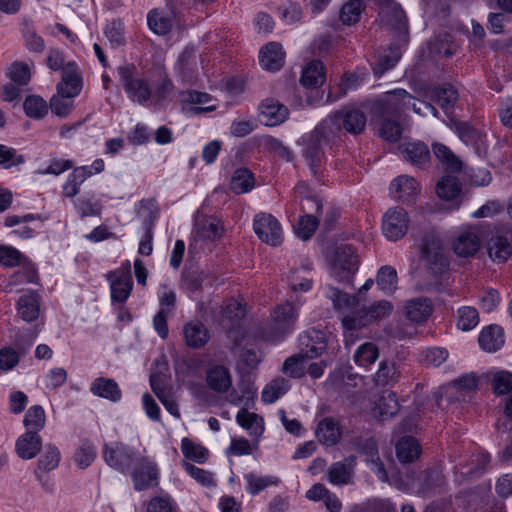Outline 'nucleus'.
Returning a JSON list of instances; mask_svg holds the SVG:
<instances>
[{
	"label": "nucleus",
	"instance_id": "obj_8",
	"mask_svg": "<svg viewBox=\"0 0 512 512\" xmlns=\"http://www.w3.org/2000/svg\"><path fill=\"white\" fill-rule=\"evenodd\" d=\"M421 257L426 262V268L433 276L442 274L448 268V260L440 239L434 235L426 236L421 247Z\"/></svg>",
	"mask_w": 512,
	"mask_h": 512
},
{
	"label": "nucleus",
	"instance_id": "obj_34",
	"mask_svg": "<svg viewBox=\"0 0 512 512\" xmlns=\"http://www.w3.org/2000/svg\"><path fill=\"white\" fill-rule=\"evenodd\" d=\"M402 375L400 364L384 360L380 363L378 370L375 373V383L378 386H392L396 384Z\"/></svg>",
	"mask_w": 512,
	"mask_h": 512
},
{
	"label": "nucleus",
	"instance_id": "obj_25",
	"mask_svg": "<svg viewBox=\"0 0 512 512\" xmlns=\"http://www.w3.org/2000/svg\"><path fill=\"white\" fill-rule=\"evenodd\" d=\"M17 314L25 322L36 320L40 313L39 295L32 290L26 291L17 301Z\"/></svg>",
	"mask_w": 512,
	"mask_h": 512
},
{
	"label": "nucleus",
	"instance_id": "obj_21",
	"mask_svg": "<svg viewBox=\"0 0 512 512\" xmlns=\"http://www.w3.org/2000/svg\"><path fill=\"white\" fill-rule=\"evenodd\" d=\"M259 109L260 119L266 126H277L283 123L289 114L287 107L275 99L262 101Z\"/></svg>",
	"mask_w": 512,
	"mask_h": 512
},
{
	"label": "nucleus",
	"instance_id": "obj_32",
	"mask_svg": "<svg viewBox=\"0 0 512 512\" xmlns=\"http://www.w3.org/2000/svg\"><path fill=\"white\" fill-rule=\"evenodd\" d=\"M315 434L321 444L334 446L341 437L340 423L332 417H325L318 423Z\"/></svg>",
	"mask_w": 512,
	"mask_h": 512
},
{
	"label": "nucleus",
	"instance_id": "obj_61",
	"mask_svg": "<svg viewBox=\"0 0 512 512\" xmlns=\"http://www.w3.org/2000/svg\"><path fill=\"white\" fill-rule=\"evenodd\" d=\"M25 162V156L10 146L0 144V166L4 169H11L20 166Z\"/></svg>",
	"mask_w": 512,
	"mask_h": 512
},
{
	"label": "nucleus",
	"instance_id": "obj_5",
	"mask_svg": "<svg viewBox=\"0 0 512 512\" xmlns=\"http://www.w3.org/2000/svg\"><path fill=\"white\" fill-rule=\"evenodd\" d=\"M118 74L128 98L140 105L151 104L152 87L147 79L134 76L129 66H120Z\"/></svg>",
	"mask_w": 512,
	"mask_h": 512
},
{
	"label": "nucleus",
	"instance_id": "obj_56",
	"mask_svg": "<svg viewBox=\"0 0 512 512\" xmlns=\"http://www.w3.org/2000/svg\"><path fill=\"white\" fill-rule=\"evenodd\" d=\"M376 283L380 290L385 293L393 292L397 287V272L389 265L379 269L376 276Z\"/></svg>",
	"mask_w": 512,
	"mask_h": 512
},
{
	"label": "nucleus",
	"instance_id": "obj_38",
	"mask_svg": "<svg viewBox=\"0 0 512 512\" xmlns=\"http://www.w3.org/2000/svg\"><path fill=\"white\" fill-rule=\"evenodd\" d=\"M420 454V444L414 437H402L396 444V455L401 463H411L416 460Z\"/></svg>",
	"mask_w": 512,
	"mask_h": 512
},
{
	"label": "nucleus",
	"instance_id": "obj_62",
	"mask_svg": "<svg viewBox=\"0 0 512 512\" xmlns=\"http://www.w3.org/2000/svg\"><path fill=\"white\" fill-rule=\"evenodd\" d=\"M319 224L317 217L306 214L299 218L297 226H295V234L302 240H308L316 231Z\"/></svg>",
	"mask_w": 512,
	"mask_h": 512
},
{
	"label": "nucleus",
	"instance_id": "obj_51",
	"mask_svg": "<svg viewBox=\"0 0 512 512\" xmlns=\"http://www.w3.org/2000/svg\"><path fill=\"white\" fill-rule=\"evenodd\" d=\"M247 483L246 490L251 495H257L268 486L277 485L279 480L274 476H258L253 472L244 476Z\"/></svg>",
	"mask_w": 512,
	"mask_h": 512
},
{
	"label": "nucleus",
	"instance_id": "obj_57",
	"mask_svg": "<svg viewBox=\"0 0 512 512\" xmlns=\"http://www.w3.org/2000/svg\"><path fill=\"white\" fill-rule=\"evenodd\" d=\"M45 412L42 406L34 405L30 407L24 416V426L27 431H36L37 433L45 426Z\"/></svg>",
	"mask_w": 512,
	"mask_h": 512
},
{
	"label": "nucleus",
	"instance_id": "obj_26",
	"mask_svg": "<svg viewBox=\"0 0 512 512\" xmlns=\"http://www.w3.org/2000/svg\"><path fill=\"white\" fill-rule=\"evenodd\" d=\"M259 63L268 71H278L284 64V52L282 46L276 42H270L259 52Z\"/></svg>",
	"mask_w": 512,
	"mask_h": 512
},
{
	"label": "nucleus",
	"instance_id": "obj_47",
	"mask_svg": "<svg viewBox=\"0 0 512 512\" xmlns=\"http://www.w3.org/2000/svg\"><path fill=\"white\" fill-rule=\"evenodd\" d=\"M237 423L248 430L251 435L258 436L264 431L263 419L255 413H250L246 409H241L236 415Z\"/></svg>",
	"mask_w": 512,
	"mask_h": 512
},
{
	"label": "nucleus",
	"instance_id": "obj_45",
	"mask_svg": "<svg viewBox=\"0 0 512 512\" xmlns=\"http://www.w3.org/2000/svg\"><path fill=\"white\" fill-rule=\"evenodd\" d=\"M433 153L445 169L452 172H458L462 168L459 158L444 144L434 143L432 146Z\"/></svg>",
	"mask_w": 512,
	"mask_h": 512
},
{
	"label": "nucleus",
	"instance_id": "obj_36",
	"mask_svg": "<svg viewBox=\"0 0 512 512\" xmlns=\"http://www.w3.org/2000/svg\"><path fill=\"white\" fill-rule=\"evenodd\" d=\"M479 345L487 352H495L504 344V332L498 325H489L479 335Z\"/></svg>",
	"mask_w": 512,
	"mask_h": 512
},
{
	"label": "nucleus",
	"instance_id": "obj_1",
	"mask_svg": "<svg viewBox=\"0 0 512 512\" xmlns=\"http://www.w3.org/2000/svg\"><path fill=\"white\" fill-rule=\"evenodd\" d=\"M330 120H322L311 132L305 133L298 140L302 147L301 155L315 175L326 160L325 147L335 144L334 132Z\"/></svg>",
	"mask_w": 512,
	"mask_h": 512
},
{
	"label": "nucleus",
	"instance_id": "obj_49",
	"mask_svg": "<svg viewBox=\"0 0 512 512\" xmlns=\"http://www.w3.org/2000/svg\"><path fill=\"white\" fill-rule=\"evenodd\" d=\"M444 484V475L439 468L425 471L419 484V491L423 494L434 492Z\"/></svg>",
	"mask_w": 512,
	"mask_h": 512
},
{
	"label": "nucleus",
	"instance_id": "obj_27",
	"mask_svg": "<svg viewBox=\"0 0 512 512\" xmlns=\"http://www.w3.org/2000/svg\"><path fill=\"white\" fill-rule=\"evenodd\" d=\"M90 392L112 402H119L122 398L118 383L114 379L106 377H98L93 380L90 384Z\"/></svg>",
	"mask_w": 512,
	"mask_h": 512
},
{
	"label": "nucleus",
	"instance_id": "obj_23",
	"mask_svg": "<svg viewBox=\"0 0 512 512\" xmlns=\"http://www.w3.org/2000/svg\"><path fill=\"white\" fill-rule=\"evenodd\" d=\"M18 267L19 269L11 275L7 281V284L5 285L4 290L6 293L13 292L14 288L18 286L38 282L39 277L37 269L29 259L25 260Z\"/></svg>",
	"mask_w": 512,
	"mask_h": 512
},
{
	"label": "nucleus",
	"instance_id": "obj_64",
	"mask_svg": "<svg viewBox=\"0 0 512 512\" xmlns=\"http://www.w3.org/2000/svg\"><path fill=\"white\" fill-rule=\"evenodd\" d=\"M28 258L12 246L0 244V264L5 267H17Z\"/></svg>",
	"mask_w": 512,
	"mask_h": 512
},
{
	"label": "nucleus",
	"instance_id": "obj_39",
	"mask_svg": "<svg viewBox=\"0 0 512 512\" xmlns=\"http://www.w3.org/2000/svg\"><path fill=\"white\" fill-rule=\"evenodd\" d=\"M300 81L307 88L321 86L325 81V71L322 62L319 60L309 62L302 72Z\"/></svg>",
	"mask_w": 512,
	"mask_h": 512
},
{
	"label": "nucleus",
	"instance_id": "obj_11",
	"mask_svg": "<svg viewBox=\"0 0 512 512\" xmlns=\"http://www.w3.org/2000/svg\"><path fill=\"white\" fill-rule=\"evenodd\" d=\"M253 229L257 237L268 245L276 247L283 241L281 224L272 214H256Z\"/></svg>",
	"mask_w": 512,
	"mask_h": 512
},
{
	"label": "nucleus",
	"instance_id": "obj_24",
	"mask_svg": "<svg viewBox=\"0 0 512 512\" xmlns=\"http://www.w3.org/2000/svg\"><path fill=\"white\" fill-rule=\"evenodd\" d=\"M403 158L412 165L423 168L429 163L431 154L428 146L420 141L405 143L400 147Z\"/></svg>",
	"mask_w": 512,
	"mask_h": 512
},
{
	"label": "nucleus",
	"instance_id": "obj_28",
	"mask_svg": "<svg viewBox=\"0 0 512 512\" xmlns=\"http://www.w3.org/2000/svg\"><path fill=\"white\" fill-rule=\"evenodd\" d=\"M404 309L407 319L415 323L426 321L433 310L431 301L426 297H416L407 300Z\"/></svg>",
	"mask_w": 512,
	"mask_h": 512
},
{
	"label": "nucleus",
	"instance_id": "obj_13",
	"mask_svg": "<svg viewBox=\"0 0 512 512\" xmlns=\"http://www.w3.org/2000/svg\"><path fill=\"white\" fill-rule=\"evenodd\" d=\"M299 352L308 360L321 356L327 348L325 334L319 330H308L300 334Z\"/></svg>",
	"mask_w": 512,
	"mask_h": 512
},
{
	"label": "nucleus",
	"instance_id": "obj_40",
	"mask_svg": "<svg viewBox=\"0 0 512 512\" xmlns=\"http://www.w3.org/2000/svg\"><path fill=\"white\" fill-rule=\"evenodd\" d=\"M401 58L400 47L391 45L387 50L379 54L376 64L373 67L374 74L381 77L386 71L392 69Z\"/></svg>",
	"mask_w": 512,
	"mask_h": 512
},
{
	"label": "nucleus",
	"instance_id": "obj_6",
	"mask_svg": "<svg viewBox=\"0 0 512 512\" xmlns=\"http://www.w3.org/2000/svg\"><path fill=\"white\" fill-rule=\"evenodd\" d=\"M297 311L291 303L277 306L272 315V325L263 336L266 340L279 342L294 328Z\"/></svg>",
	"mask_w": 512,
	"mask_h": 512
},
{
	"label": "nucleus",
	"instance_id": "obj_22",
	"mask_svg": "<svg viewBox=\"0 0 512 512\" xmlns=\"http://www.w3.org/2000/svg\"><path fill=\"white\" fill-rule=\"evenodd\" d=\"M360 451L365 455V461L370 470L381 482L388 481L387 471L378 455L377 443L373 438L366 439L360 446Z\"/></svg>",
	"mask_w": 512,
	"mask_h": 512
},
{
	"label": "nucleus",
	"instance_id": "obj_55",
	"mask_svg": "<svg viewBox=\"0 0 512 512\" xmlns=\"http://www.w3.org/2000/svg\"><path fill=\"white\" fill-rule=\"evenodd\" d=\"M449 356L448 351L441 347L426 348L419 353V361L425 366L438 367L443 364Z\"/></svg>",
	"mask_w": 512,
	"mask_h": 512
},
{
	"label": "nucleus",
	"instance_id": "obj_60",
	"mask_svg": "<svg viewBox=\"0 0 512 512\" xmlns=\"http://www.w3.org/2000/svg\"><path fill=\"white\" fill-rule=\"evenodd\" d=\"M173 88L170 78L166 74H160L156 80L155 90H152L151 104H161L172 93Z\"/></svg>",
	"mask_w": 512,
	"mask_h": 512
},
{
	"label": "nucleus",
	"instance_id": "obj_4",
	"mask_svg": "<svg viewBox=\"0 0 512 512\" xmlns=\"http://www.w3.org/2000/svg\"><path fill=\"white\" fill-rule=\"evenodd\" d=\"M103 458L112 469L121 473H128L141 453L133 447L121 442H111L103 446Z\"/></svg>",
	"mask_w": 512,
	"mask_h": 512
},
{
	"label": "nucleus",
	"instance_id": "obj_19",
	"mask_svg": "<svg viewBox=\"0 0 512 512\" xmlns=\"http://www.w3.org/2000/svg\"><path fill=\"white\" fill-rule=\"evenodd\" d=\"M60 459V451L55 445H45L44 451L38 460L37 469L34 472L36 480L42 487L48 489L47 481L44 479V473L56 469L59 466Z\"/></svg>",
	"mask_w": 512,
	"mask_h": 512
},
{
	"label": "nucleus",
	"instance_id": "obj_52",
	"mask_svg": "<svg viewBox=\"0 0 512 512\" xmlns=\"http://www.w3.org/2000/svg\"><path fill=\"white\" fill-rule=\"evenodd\" d=\"M379 357V350L374 343L366 342L360 345L355 354L354 361L360 366L367 368L373 364Z\"/></svg>",
	"mask_w": 512,
	"mask_h": 512
},
{
	"label": "nucleus",
	"instance_id": "obj_29",
	"mask_svg": "<svg viewBox=\"0 0 512 512\" xmlns=\"http://www.w3.org/2000/svg\"><path fill=\"white\" fill-rule=\"evenodd\" d=\"M206 382L213 391L224 393L232 385L230 371L223 365H212L206 372Z\"/></svg>",
	"mask_w": 512,
	"mask_h": 512
},
{
	"label": "nucleus",
	"instance_id": "obj_59",
	"mask_svg": "<svg viewBox=\"0 0 512 512\" xmlns=\"http://www.w3.org/2000/svg\"><path fill=\"white\" fill-rule=\"evenodd\" d=\"M364 9L362 0H350L340 10V20L345 25L356 23Z\"/></svg>",
	"mask_w": 512,
	"mask_h": 512
},
{
	"label": "nucleus",
	"instance_id": "obj_33",
	"mask_svg": "<svg viewBox=\"0 0 512 512\" xmlns=\"http://www.w3.org/2000/svg\"><path fill=\"white\" fill-rule=\"evenodd\" d=\"M382 21L390 26L393 30L397 31L400 37H406L407 34V20L405 12L397 3H392L391 6L386 7L381 12Z\"/></svg>",
	"mask_w": 512,
	"mask_h": 512
},
{
	"label": "nucleus",
	"instance_id": "obj_18",
	"mask_svg": "<svg viewBox=\"0 0 512 512\" xmlns=\"http://www.w3.org/2000/svg\"><path fill=\"white\" fill-rule=\"evenodd\" d=\"M419 190L417 180L408 175L398 176L390 184V193L404 203H412Z\"/></svg>",
	"mask_w": 512,
	"mask_h": 512
},
{
	"label": "nucleus",
	"instance_id": "obj_43",
	"mask_svg": "<svg viewBox=\"0 0 512 512\" xmlns=\"http://www.w3.org/2000/svg\"><path fill=\"white\" fill-rule=\"evenodd\" d=\"M290 389V382L282 377L275 378L262 390L261 399L266 404L275 403Z\"/></svg>",
	"mask_w": 512,
	"mask_h": 512
},
{
	"label": "nucleus",
	"instance_id": "obj_14",
	"mask_svg": "<svg viewBox=\"0 0 512 512\" xmlns=\"http://www.w3.org/2000/svg\"><path fill=\"white\" fill-rule=\"evenodd\" d=\"M325 296L332 301L334 308L343 315L342 319L346 315H357L360 303L356 296L344 293L330 285L325 287Z\"/></svg>",
	"mask_w": 512,
	"mask_h": 512
},
{
	"label": "nucleus",
	"instance_id": "obj_17",
	"mask_svg": "<svg viewBox=\"0 0 512 512\" xmlns=\"http://www.w3.org/2000/svg\"><path fill=\"white\" fill-rule=\"evenodd\" d=\"M480 238L475 229L461 230L453 240V250L460 257L473 256L480 248Z\"/></svg>",
	"mask_w": 512,
	"mask_h": 512
},
{
	"label": "nucleus",
	"instance_id": "obj_7",
	"mask_svg": "<svg viewBox=\"0 0 512 512\" xmlns=\"http://www.w3.org/2000/svg\"><path fill=\"white\" fill-rule=\"evenodd\" d=\"M414 97L405 89L397 88L387 91L377 101V111L382 116L399 117L407 108H412Z\"/></svg>",
	"mask_w": 512,
	"mask_h": 512
},
{
	"label": "nucleus",
	"instance_id": "obj_50",
	"mask_svg": "<svg viewBox=\"0 0 512 512\" xmlns=\"http://www.w3.org/2000/svg\"><path fill=\"white\" fill-rule=\"evenodd\" d=\"M307 360L298 352L284 361L282 371L291 378L299 379L305 375Z\"/></svg>",
	"mask_w": 512,
	"mask_h": 512
},
{
	"label": "nucleus",
	"instance_id": "obj_54",
	"mask_svg": "<svg viewBox=\"0 0 512 512\" xmlns=\"http://www.w3.org/2000/svg\"><path fill=\"white\" fill-rule=\"evenodd\" d=\"M460 191L461 186L455 176H443L437 183L436 192L437 195L442 199H454L459 195Z\"/></svg>",
	"mask_w": 512,
	"mask_h": 512
},
{
	"label": "nucleus",
	"instance_id": "obj_2",
	"mask_svg": "<svg viewBox=\"0 0 512 512\" xmlns=\"http://www.w3.org/2000/svg\"><path fill=\"white\" fill-rule=\"evenodd\" d=\"M324 120H330V128L333 130L334 138L337 141L342 129L350 134H360L366 126L365 114L354 106H346L341 110L331 113Z\"/></svg>",
	"mask_w": 512,
	"mask_h": 512
},
{
	"label": "nucleus",
	"instance_id": "obj_41",
	"mask_svg": "<svg viewBox=\"0 0 512 512\" xmlns=\"http://www.w3.org/2000/svg\"><path fill=\"white\" fill-rule=\"evenodd\" d=\"M21 33L25 47L30 52L41 53L45 48V42L36 32L31 20L23 19L21 23Z\"/></svg>",
	"mask_w": 512,
	"mask_h": 512
},
{
	"label": "nucleus",
	"instance_id": "obj_20",
	"mask_svg": "<svg viewBox=\"0 0 512 512\" xmlns=\"http://www.w3.org/2000/svg\"><path fill=\"white\" fill-rule=\"evenodd\" d=\"M356 458L349 456L342 461L333 463L327 471V479L333 485L350 484L354 474Z\"/></svg>",
	"mask_w": 512,
	"mask_h": 512
},
{
	"label": "nucleus",
	"instance_id": "obj_15",
	"mask_svg": "<svg viewBox=\"0 0 512 512\" xmlns=\"http://www.w3.org/2000/svg\"><path fill=\"white\" fill-rule=\"evenodd\" d=\"M126 265V270L116 271L110 276L111 298L119 303L127 300L133 288L129 261L126 262Z\"/></svg>",
	"mask_w": 512,
	"mask_h": 512
},
{
	"label": "nucleus",
	"instance_id": "obj_10",
	"mask_svg": "<svg viewBox=\"0 0 512 512\" xmlns=\"http://www.w3.org/2000/svg\"><path fill=\"white\" fill-rule=\"evenodd\" d=\"M409 215L402 207H392L382 218V233L390 241H397L405 236L409 227Z\"/></svg>",
	"mask_w": 512,
	"mask_h": 512
},
{
	"label": "nucleus",
	"instance_id": "obj_53",
	"mask_svg": "<svg viewBox=\"0 0 512 512\" xmlns=\"http://www.w3.org/2000/svg\"><path fill=\"white\" fill-rule=\"evenodd\" d=\"M181 451L185 458L200 464L205 463L209 455L207 448L202 445L195 444L189 438L182 439Z\"/></svg>",
	"mask_w": 512,
	"mask_h": 512
},
{
	"label": "nucleus",
	"instance_id": "obj_48",
	"mask_svg": "<svg viewBox=\"0 0 512 512\" xmlns=\"http://www.w3.org/2000/svg\"><path fill=\"white\" fill-rule=\"evenodd\" d=\"M254 187V178L250 170L246 168L237 169L230 181V188L236 194L249 192Z\"/></svg>",
	"mask_w": 512,
	"mask_h": 512
},
{
	"label": "nucleus",
	"instance_id": "obj_9",
	"mask_svg": "<svg viewBox=\"0 0 512 512\" xmlns=\"http://www.w3.org/2000/svg\"><path fill=\"white\" fill-rule=\"evenodd\" d=\"M392 311V305L388 301H379L369 309L359 307L357 315H346L342 319V325L346 330H356L368 325L371 321L388 316Z\"/></svg>",
	"mask_w": 512,
	"mask_h": 512
},
{
	"label": "nucleus",
	"instance_id": "obj_3",
	"mask_svg": "<svg viewBox=\"0 0 512 512\" xmlns=\"http://www.w3.org/2000/svg\"><path fill=\"white\" fill-rule=\"evenodd\" d=\"M358 267V255L351 246L341 245L336 248L331 263V275L336 281L351 284Z\"/></svg>",
	"mask_w": 512,
	"mask_h": 512
},
{
	"label": "nucleus",
	"instance_id": "obj_63",
	"mask_svg": "<svg viewBox=\"0 0 512 512\" xmlns=\"http://www.w3.org/2000/svg\"><path fill=\"white\" fill-rule=\"evenodd\" d=\"M95 457L96 449L94 445L89 441H84L76 450L74 454V461L79 468L85 469L91 465Z\"/></svg>",
	"mask_w": 512,
	"mask_h": 512
},
{
	"label": "nucleus",
	"instance_id": "obj_35",
	"mask_svg": "<svg viewBox=\"0 0 512 512\" xmlns=\"http://www.w3.org/2000/svg\"><path fill=\"white\" fill-rule=\"evenodd\" d=\"M400 405L396 393L384 391L377 399L373 408L374 416L380 420H385L394 416L399 411Z\"/></svg>",
	"mask_w": 512,
	"mask_h": 512
},
{
	"label": "nucleus",
	"instance_id": "obj_42",
	"mask_svg": "<svg viewBox=\"0 0 512 512\" xmlns=\"http://www.w3.org/2000/svg\"><path fill=\"white\" fill-rule=\"evenodd\" d=\"M489 257L498 263H504L512 254V246L504 236L493 237L488 244Z\"/></svg>",
	"mask_w": 512,
	"mask_h": 512
},
{
	"label": "nucleus",
	"instance_id": "obj_46",
	"mask_svg": "<svg viewBox=\"0 0 512 512\" xmlns=\"http://www.w3.org/2000/svg\"><path fill=\"white\" fill-rule=\"evenodd\" d=\"M147 23L149 28L158 35H166L173 26L171 16L156 9L148 13Z\"/></svg>",
	"mask_w": 512,
	"mask_h": 512
},
{
	"label": "nucleus",
	"instance_id": "obj_16",
	"mask_svg": "<svg viewBox=\"0 0 512 512\" xmlns=\"http://www.w3.org/2000/svg\"><path fill=\"white\" fill-rule=\"evenodd\" d=\"M82 78L77 72L75 63H68L63 68L62 79L57 84V92L59 96L65 98H74L81 92Z\"/></svg>",
	"mask_w": 512,
	"mask_h": 512
},
{
	"label": "nucleus",
	"instance_id": "obj_37",
	"mask_svg": "<svg viewBox=\"0 0 512 512\" xmlns=\"http://www.w3.org/2000/svg\"><path fill=\"white\" fill-rule=\"evenodd\" d=\"M458 98L457 90L450 84H443L433 90V99L447 116L453 113Z\"/></svg>",
	"mask_w": 512,
	"mask_h": 512
},
{
	"label": "nucleus",
	"instance_id": "obj_31",
	"mask_svg": "<svg viewBox=\"0 0 512 512\" xmlns=\"http://www.w3.org/2000/svg\"><path fill=\"white\" fill-rule=\"evenodd\" d=\"M185 343L191 348H201L210 339V334L205 325L198 321H190L183 327Z\"/></svg>",
	"mask_w": 512,
	"mask_h": 512
},
{
	"label": "nucleus",
	"instance_id": "obj_12",
	"mask_svg": "<svg viewBox=\"0 0 512 512\" xmlns=\"http://www.w3.org/2000/svg\"><path fill=\"white\" fill-rule=\"evenodd\" d=\"M133 464L130 475L134 489L142 491L157 484L158 472L156 464L142 453Z\"/></svg>",
	"mask_w": 512,
	"mask_h": 512
},
{
	"label": "nucleus",
	"instance_id": "obj_58",
	"mask_svg": "<svg viewBox=\"0 0 512 512\" xmlns=\"http://www.w3.org/2000/svg\"><path fill=\"white\" fill-rule=\"evenodd\" d=\"M23 109L25 114L33 119L43 118L48 111L46 101L37 95L28 96L23 103Z\"/></svg>",
	"mask_w": 512,
	"mask_h": 512
},
{
	"label": "nucleus",
	"instance_id": "obj_44",
	"mask_svg": "<svg viewBox=\"0 0 512 512\" xmlns=\"http://www.w3.org/2000/svg\"><path fill=\"white\" fill-rule=\"evenodd\" d=\"M35 339V336L32 337L29 341V343L26 346H21L20 343L17 341L16 346L19 350L17 352L11 347H5L0 350V369L2 370H10L13 367H15L20 359V355H24L29 347L32 345L33 341Z\"/></svg>",
	"mask_w": 512,
	"mask_h": 512
},
{
	"label": "nucleus",
	"instance_id": "obj_30",
	"mask_svg": "<svg viewBox=\"0 0 512 512\" xmlns=\"http://www.w3.org/2000/svg\"><path fill=\"white\" fill-rule=\"evenodd\" d=\"M42 439L36 431H26L16 441V451L20 458L30 460L41 450Z\"/></svg>",
	"mask_w": 512,
	"mask_h": 512
}]
</instances>
